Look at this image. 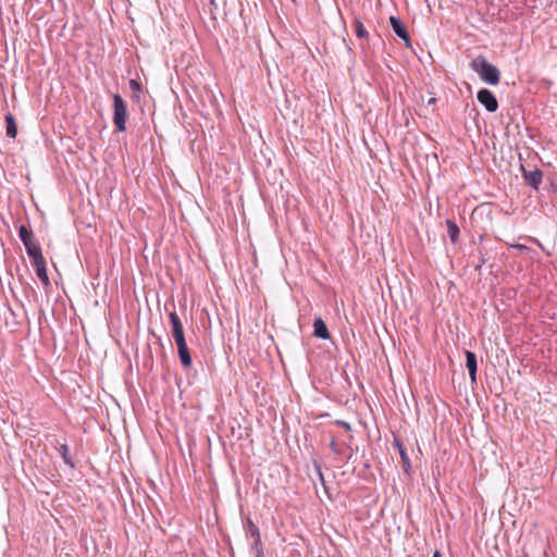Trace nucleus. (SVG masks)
Returning a JSON list of instances; mask_svg holds the SVG:
<instances>
[{"instance_id":"3","label":"nucleus","mask_w":557,"mask_h":557,"mask_svg":"<svg viewBox=\"0 0 557 557\" xmlns=\"http://www.w3.org/2000/svg\"><path fill=\"white\" fill-rule=\"evenodd\" d=\"M478 101L488 111V112H495L498 109V101L494 94L483 88L478 91L476 95Z\"/></svg>"},{"instance_id":"9","label":"nucleus","mask_w":557,"mask_h":557,"mask_svg":"<svg viewBox=\"0 0 557 557\" xmlns=\"http://www.w3.org/2000/svg\"><path fill=\"white\" fill-rule=\"evenodd\" d=\"M33 262V265L36 270V274L38 276V278L45 284V285H48L49 284V277H48V274H47V268H46V260L42 257L38 258V259H35V260H32Z\"/></svg>"},{"instance_id":"18","label":"nucleus","mask_w":557,"mask_h":557,"mask_svg":"<svg viewBox=\"0 0 557 557\" xmlns=\"http://www.w3.org/2000/svg\"><path fill=\"white\" fill-rule=\"evenodd\" d=\"M355 33L358 38H367L368 32L359 18L354 21Z\"/></svg>"},{"instance_id":"8","label":"nucleus","mask_w":557,"mask_h":557,"mask_svg":"<svg viewBox=\"0 0 557 557\" xmlns=\"http://www.w3.org/2000/svg\"><path fill=\"white\" fill-rule=\"evenodd\" d=\"M466 367L469 371V376L472 383L476 381L478 360L473 351L466 350Z\"/></svg>"},{"instance_id":"23","label":"nucleus","mask_w":557,"mask_h":557,"mask_svg":"<svg viewBox=\"0 0 557 557\" xmlns=\"http://www.w3.org/2000/svg\"><path fill=\"white\" fill-rule=\"evenodd\" d=\"M330 447L331 449L334 451V453H338L337 450V444H336V441L335 440H332L331 443H330Z\"/></svg>"},{"instance_id":"26","label":"nucleus","mask_w":557,"mask_h":557,"mask_svg":"<svg viewBox=\"0 0 557 557\" xmlns=\"http://www.w3.org/2000/svg\"><path fill=\"white\" fill-rule=\"evenodd\" d=\"M319 474H320L321 480L323 481V474L321 473L320 470H319Z\"/></svg>"},{"instance_id":"16","label":"nucleus","mask_w":557,"mask_h":557,"mask_svg":"<svg viewBox=\"0 0 557 557\" xmlns=\"http://www.w3.org/2000/svg\"><path fill=\"white\" fill-rule=\"evenodd\" d=\"M245 530L247 536H251L252 539L260 536L259 528L253 523L250 518H247L245 523Z\"/></svg>"},{"instance_id":"15","label":"nucleus","mask_w":557,"mask_h":557,"mask_svg":"<svg viewBox=\"0 0 557 557\" xmlns=\"http://www.w3.org/2000/svg\"><path fill=\"white\" fill-rule=\"evenodd\" d=\"M58 451L61 455L63 461L66 465H69L71 468H74V462L70 456V449H69L67 444H65V443L60 444V446L58 447Z\"/></svg>"},{"instance_id":"5","label":"nucleus","mask_w":557,"mask_h":557,"mask_svg":"<svg viewBox=\"0 0 557 557\" xmlns=\"http://www.w3.org/2000/svg\"><path fill=\"white\" fill-rule=\"evenodd\" d=\"M389 24H391V27H392L393 32L399 38L405 40L406 46L409 47L410 46L409 34L407 32V28H406L405 24L401 22V20L399 17H396V16H391L389 17Z\"/></svg>"},{"instance_id":"24","label":"nucleus","mask_w":557,"mask_h":557,"mask_svg":"<svg viewBox=\"0 0 557 557\" xmlns=\"http://www.w3.org/2000/svg\"><path fill=\"white\" fill-rule=\"evenodd\" d=\"M432 557H442V556H441V553H440L438 550H435V552L433 553V556H432Z\"/></svg>"},{"instance_id":"1","label":"nucleus","mask_w":557,"mask_h":557,"mask_svg":"<svg viewBox=\"0 0 557 557\" xmlns=\"http://www.w3.org/2000/svg\"><path fill=\"white\" fill-rule=\"evenodd\" d=\"M470 67L480 76L482 81L490 85H497L500 79L499 70L490 63L484 57L480 55L471 61Z\"/></svg>"},{"instance_id":"10","label":"nucleus","mask_w":557,"mask_h":557,"mask_svg":"<svg viewBox=\"0 0 557 557\" xmlns=\"http://www.w3.org/2000/svg\"><path fill=\"white\" fill-rule=\"evenodd\" d=\"M394 446L397 447L398 453L400 455L403 470L407 474H409L410 473V469H411V463H410V458H409V456L407 454V450H406L404 444L399 440L395 438L394 440Z\"/></svg>"},{"instance_id":"25","label":"nucleus","mask_w":557,"mask_h":557,"mask_svg":"<svg viewBox=\"0 0 557 557\" xmlns=\"http://www.w3.org/2000/svg\"><path fill=\"white\" fill-rule=\"evenodd\" d=\"M255 555H256V557H264V553H263V552H261V553H256Z\"/></svg>"},{"instance_id":"11","label":"nucleus","mask_w":557,"mask_h":557,"mask_svg":"<svg viewBox=\"0 0 557 557\" xmlns=\"http://www.w3.org/2000/svg\"><path fill=\"white\" fill-rule=\"evenodd\" d=\"M313 334L315 337H319L322 339H327L330 337L327 326L321 318L314 319Z\"/></svg>"},{"instance_id":"2","label":"nucleus","mask_w":557,"mask_h":557,"mask_svg":"<svg viewBox=\"0 0 557 557\" xmlns=\"http://www.w3.org/2000/svg\"><path fill=\"white\" fill-rule=\"evenodd\" d=\"M113 123L119 132H124L126 129L127 107L126 102L119 94L113 96Z\"/></svg>"},{"instance_id":"17","label":"nucleus","mask_w":557,"mask_h":557,"mask_svg":"<svg viewBox=\"0 0 557 557\" xmlns=\"http://www.w3.org/2000/svg\"><path fill=\"white\" fill-rule=\"evenodd\" d=\"M18 237L23 244L34 239L33 232L30 230H28L25 225H21L18 227Z\"/></svg>"},{"instance_id":"14","label":"nucleus","mask_w":557,"mask_h":557,"mask_svg":"<svg viewBox=\"0 0 557 557\" xmlns=\"http://www.w3.org/2000/svg\"><path fill=\"white\" fill-rule=\"evenodd\" d=\"M447 234L453 244H456L459 239V227L453 220H446Z\"/></svg>"},{"instance_id":"20","label":"nucleus","mask_w":557,"mask_h":557,"mask_svg":"<svg viewBox=\"0 0 557 557\" xmlns=\"http://www.w3.org/2000/svg\"><path fill=\"white\" fill-rule=\"evenodd\" d=\"M129 88L133 92H139L141 90V85L138 81L136 79H131L129 81Z\"/></svg>"},{"instance_id":"13","label":"nucleus","mask_w":557,"mask_h":557,"mask_svg":"<svg viewBox=\"0 0 557 557\" xmlns=\"http://www.w3.org/2000/svg\"><path fill=\"white\" fill-rule=\"evenodd\" d=\"M4 119L7 123V136L15 138L17 135V126L14 116L11 113H7Z\"/></svg>"},{"instance_id":"4","label":"nucleus","mask_w":557,"mask_h":557,"mask_svg":"<svg viewBox=\"0 0 557 557\" xmlns=\"http://www.w3.org/2000/svg\"><path fill=\"white\" fill-rule=\"evenodd\" d=\"M169 319L172 327V336L174 342L185 339L184 327L182 321L175 311L169 313Z\"/></svg>"},{"instance_id":"6","label":"nucleus","mask_w":557,"mask_h":557,"mask_svg":"<svg viewBox=\"0 0 557 557\" xmlns=\"http://www.w3.org/2000/svg\"><path fill=\"white\" fill-rule=\"evenodd\" d=\"M177 346L178 358L184 368H189L191 366V356L187 347L186 339L175 342Z\"/></svg>"},{"instance_id":"22","label":"nucleus","mask_w":557,"mask_h":557,"mask_svg":"<svg viewBox=\"0 0 557 557\" xmlns=\"http://www.w3.org/2000/svg\"><path fill=\"white\" fill-rule=\"evenodd\" d=\"M513 248L519 250V251H522V252L530 250V248L528 246L522 245V244H517V245L513 246Z\"/></svg>"},{"instance_id":"12","label":"nucleus","mask_w":557,"mask_h":557,"mask_svg":"<svg viewBox=\"0 0 557 557\" xmlns=\"http://www.w3.org/2000/svg\"><path fill=\"white\" fill-rule=\"evenodd\" d=\"M24 246H25L28 257L32 260L42 257L41 248L35 239H32V240L25 243Z\"/></svg>"},{"instance_id":"7","label":"nucleus","mask_w":557,"mask_h":557,"mask_svg":"<svg viewBox=\"0 0 557 557\" xmlns=\"http://www.w3.org/2000/svg\"><path fill=\"white\" fill-rule=\"evenodd\" d=\"M523 177L530 187L537 189L543 180V172L539 169L533 171L523 170Z\"/></svg>"},{"instance_id":"19","label":"nucleus","mask_w":557,"mask_h":557,"mask_svg":"<svg viewBox=\"0 0 557 557\" xmlns=\"http://www.w3.org/2000/svg\"><path fill=\"white\" fill-rule=\"evenodd\" d=\"M251 549L255 552V554L263 552L261 536L253 539V542L251 543Z\"/></svg>"},{"instance_id":"21","label":"nucleus","mask_w":557,"mask_h":557,"mask_svg":"<svg viewBox=\"0 0 557 557\" xmlns=\"http://www.w3.org/2000/svg\"><path fill=\"white\" fill-rule=\"evenodd\" d=\"M335 423L341 425V426H343V428H345L347 431H350V429H351L350 424L348 422H346V421L336 420Z\"/></svg>"}]
</instances>
